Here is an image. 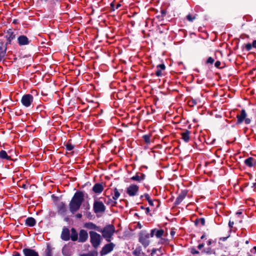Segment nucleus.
I'll return each instance as SVG.
<instances>
[{
  "mask_svg": "<svg viewBox=\"0 0 256 256\" xmlns=\"http://www.w3.org/2000/svg\"><path fill=\"white\" fill-rule=\"evenodd\" d=\"M244 48L246 51H248V52L252 50V44L250 43H248L245 44Z\"/></svg>",
  "mask_w": 256,
  "mask_h": 256,
  "instance_id": "f704fd0d",
  "label": "nucleus"
},
{
  "mask_svg": "<svg viewBox=\"0 0 256 256\" xmlns=\"http://www.w3.org/2000/svg\"><path fill=\"white\" fill-rule=\"evenodd\" d=\"M252 44V47L256 48V40H253Z\"/></svg>",
  "mask_w": 256,
  "mask_h": 256,
  "instance_id": "052dcab7",
  "label": "nucleus"
},
{
  "mask_svg": "<svg viewBox=\"0 0 256 256\" xmlns=\"http://www.w3.org/2000/svg\"><path fill=\"white\" fill-rule=\"evenodd\" d=\"M156 18L160 20H164V18H163V17L162 16H160V14H158L156 16Z\"/></svg>",
  "mask_w": 256,
  "mask_h": 256,
  "instance_id": "bf43d9fd",
  "label": "nucleus"
},
{
  "mask_svg": "<svg viewBox=\"0 0 256 256\" xmlns=\"http://www.w3.org/2000/svg\"><path fill=\"white\" fill-rule=\"evenodd\" d=\"M120 50L118 49V48H116L114 49L113 48V53L114 54H119Z\"/></svg>",
  "mask_w": 256,
  "mask_h": 256,
  "instance_id": "3c124183",
  "label": "nucleus"
},
{
  "mask_svg": "<svg viewBox=\"0 0 256 256\" xmlns=\"http://www.w3.org/2000/svg\"><path fill=\"white\" fill-rule=\"evenodd\" d=\"M102 236L106 238L108 242H110V238L112 236V224H109L105 226L103 230H100Z\"/></svg>",
  "mask_w": 256,
  "mask_h": 256,
  "instance_id": "39448f33",
  "label": "nucleus"
},
{
  "mask_svg": "<svg viewBox=\"0 0 256 256\" xmlns=\"http://www.w3.org/2000/svg\"><path fill=\"white\" fill-rule=\"evenodd\" d=\"M190 132L188 130H184V132L181 133L182 138L186 142H188L190 140Z\"/></svg>",
  "mask_w": 256,
  "mask_h": 256,
  "instance_id": "aec40b11",
  "label": "nucleus"
},
{
  "mask_svg": "<svg viewBox=\"0 0 256 256\" xmlns=\"http://www.w3.org/2000/svg\"><path fill=\"white\" fill-rule=\"evenodd\" d=\"M202 252H204L207 254H215L216 251L212 249L211 248H208L206 249H204Z\"/></svg>",
  "mask_w": 256,
  "mask_h": 256,
  "instance_id": "bb28decb",
  "label": "nucleus"
},
{
  "mask_svg": "<svg viewBox=\"0 0 256 256\" xmlns=\"http://www.w3.org/2000/svg\"><path fill=\"white\" fill-rule=\"evenodd\" d=\"M5 56L6 54H4V52H0V62L2 60V58L4 57Z\"/></svg>",
  "mask_w": 256,
  "mask_h": 256,
  "instance_id": "8fccbe9b",
  "label": "nucleus"
},
{
  "mask_svg": "<svg viewBox=\"0 0 256 256\" xmlns=\"http://www.w3.org/2000/svg\"><path fill=\"white\" fill-rule=\"evenodd\" d=\"M150 137H151L150 134H144L142 136V138L144 140L145 143H146V144H150Z\"/></svg>",
  "mask_w": 256,
  "mask_h": 256,
  "instance_id": "cd10ccee",
  "label": "nucleus"
},
{
  "mask_svg": "<svg viewBox=\"0 0 256 256\" xmlns=\"http://www.w3.org/2000/svg\"><path fill=\"white\" fill-rule=\"evenodd\" d=\"M0 158L2 160H11V157L10 156H8L6 151L4 150H1L0 151Z\"/></svg>",
  "mask_w": 256,
  "mask_h": 256,
  "instance_id": "5701e85b",
  "label": "nucleus"
},
{
  "mask_svg": "<svg viewBox=\"0 0 256 256\" xmlns=\"http://www.w3.org/2000/svg\"><path fill=\"white\" fill-rule=\"evenodd\" d=\"M246 116L247 114L245 110L242 109L240 111V114L236 116L237 122H236V124H240L244 122Z\"/></svg>",
  "mask_w": 256,
  "mask_h": 256,
  "instance_id": "f8f14e48",
  "label": "nucleus"
},
{
  "mask_svg": "<svg viewBox=\"0 0 256 256\" xmlns=\"http://www.w3.org/2000/svg\"><path fill=\"white\" fill-rule=\"evenodd\" d=\"M157 70L156 71V75L157 76H162V70L159 69V68H157Z\"/></svg>",
  "mask_w": 256,
  "mask_h": 256,
  "instance_id": "a19ab883",
  "label": "nucleus"
},
{
  "mask_svg": "<svg viewBox=\"0 0 256 256\" xmlns=\"http://www.w3.org/2000/svg\"><path fill=\"white\" fill-rule=\"evenodd\" d=\"M130 180H132L136 181L138 182H141V180L140 178L138 172H137L135 176L131 177Z\"/></svg>",
  "mask_w": 256,
  "mask_h": 256,
  "instance_id": "7c9ffc66",
  "label": "nucleus"
},
{
  "mask_svg": "<svg viewBox=\"0 0 256 256\" xmlns=\"http://www.w3.org/2000/svg\"><path fill=\"white\" fill-rule=\"evenodd\" d=\"M244 164L252 168L256 164V160L252 157L246 159Z\"/></svg>",
  "mask_w": 256,
  "mask_h": 256,
  "instance_id": "f3484780",
  "label": "nucleus"
},
{
  "mask_svg": "<svg viewBox=\"0 0 256 256\" xmlns=\"http://www.w3.org/2000/svg\"><path fill=\"white\" fill-rule=\"evenodd\" d=\"M84 198L82 192L77 191L74 193L69 204L70 210L72 214H75L80 209L84 200Z\"/></svg>",
  "mask_w": 256,
  "mask_h": 256,
  "instance_id": "f257e3e1",
  "label": "nucleus"
},
{
  "mask_svg": "<svg viewBox=\"0 0 256 256\" xmlns=\"http://www.w3.org/2000/svg\"><path fill=\"white\" fill-rule=\"evenodd\" d=\"M120 6H121V4H116V6H115L114 1L113 0V11L114 10V9H118Z\"/></svg>",
  "mask_w": 256,
  "mask_h": 256,
  "instance_id": "79ce46f5",
  "label": "nucleus"
},
{
  "mask_svg": "<svg viewBox=\"0 0 256 256\" xmlns=\"http://www.w3.org/2000/svg\"><path fill=\"white\" fill-rule=\"evenodd\" d=\"M214 62V58H213L212 57L210 56L209 57L208 60L206 61V64H212Z\"/></svg>",
  "mask_w": 256,
  "mask_h": 256,
  "instance_id": "e433bc0d",
  "label": "nucleus"
},
{
  "mask_svg": "<svg viewBox=\"0 0 256 256\" xmlns=\"http://www.w3.org/2000/svg\"><path fill=\"white\" fill-rule=\"evenodd\" d=\"M200 222L201 224L203 226L205 225V219L204 218H200Z\"/></svg>",
  "mask_w": 256,
  "mask_h": 256,
  "instance_id": "49530a36",
  "label": "nucleus"
},
{
  "mask_svg": "<svg viewBox=\"0 0 256 256\" xmlns=\"http://www.w3.org/2000/svg\"><path fill=\"white\" fill-rule=\"evenodd\" d=\"M200 222V218H196L195 221H194V224L195 225H197L198 224V222Z\"/></svg>",
  "mask_w": 256,
  "mask_h": 256,
  "instance_id": "69168bd1",
  "label": "nucleus"
},
{
  "mask_svg": "<svg viewBox=\"0 0 256 256\" xmlns=\"http://www.w3.org/2000/svg\"><path fill=\"white\" fill-rule=\"evenodd\" d=\"M139 190V186L136 184H130L126 188V194L130 196H136Z\"/></svg>",
  "mask_w": 256,
  "mask_h": 256,
  "instance_id": "423d86ee",
  "label": "nucleus"
},
{
  "mask_svg": "<svg viewBox=\"0 0 256 256\" xmlns=\"http://www.w3.org/2000/svg\"><path fill=\"white\" fill-rule=\"evenodd\" d=\"M139 174L140 175V178L141 180V181L142 180H144L146 178V176L145 174H143V173H140V172H138Z\"/></svg>",
  "mask_w": 256,
  "mask_h": 256,
  "instance_id": "37998d69",
  "label": "nucleus"
},
{
  "mask_svg": "<svg viewBox=\"0 0 256 256\" xmlns=\"http://www.w3.org/2000/svg\"><path fill=\"white\" fill-rule=\"evenodd\" d=\"M3 44H4L3 42H1L0 43V52H4V54H6V50H7V47H6V46H4V48H3Z\"/></svg>",
  "mask_w": 256,
  "mask_h": 256,
  "instance_id": "72a5a7b5",
  "label": "nucleus"
},
{
  "mask_svg": "<svg viewBox=\"0 0 256 256\" xmlns=\"http://www.w3.org/2000/svg\"><path fill=\"white\" fill-rule=\"evenodd\" d=\"M188 194V190H182L181 191L180 193L178 194V196L176 198L174 204L175 206H178L180 204L182 201L185 198L186 195Z\"/></svg>",
  "mask_w": 256,
  "mask_h": 256,
  "instance_id": "6e6552de",
  "label": "nucleus"
},
{
  "mask_svg": "<svg viewBox=\"0 0 256 256\" xmlns=\"http://www.w3.org/2000/svg\"><path fill=\"white\" fill-rule=\"evenodd\" d=\"M33 96L29 94H24L21 99V102L22 104L26 108L30 106L33 102Z\"/></svg>",
  "mask_w": 256,
  "mask_h": 256,
  "instance_id": "20e7f679",
  "label": "nucleus"
},
{
  "mask_svg": "<svg viewBox=\"0 0 256 256\" xmlns=\"http://www.w3.org/2000/svg\"><path fill=\"white\" fill-rule=\"evenodd\" d=\"M204 246V244L203 243L200 244L198 245V248L199 250H201Z\"/></svg>",
  "mask_w": 256,
  "mask_h": 256,
  "instance_id": "4d7b16f0",
  "label": "nucleus"
},
{
  "mask_svg": "<svg viewBox=\"0 0 256 256\" xmlns=\"http://www.w3.org/2000/svg\"><path fill=\"white\" fill-rule=\"evenodd\" d=\"M52 198L54 202H56L58 200V198L54 194L52 195Z\"/></svg>",
  "mask_w": 256,
  "mask_h": 256,
  "instance_id": "09e8293b",
  "label": "nucleus"
},
{
  "mask_svg": "<svg viewBox=\"0 0 256 256\" xmlns=\"http://www.w3.org/2000/svg\"><path fill=\"white\" fill-rule=\"evenodd\" d=\"M112 230H113V234L116 232V234H118V237H120L121 236L120 235V230H115V228L114 227V226H113V229H112Z\"/></svg>",
  "mask_w": 256,
  "mask_h": 256,
  "instance_id": "c03bdc74",
  "label": "nucleus"
},
{
  "mask_svg": "<svg viewBox=\"0 0 256 256\" xmlns=\"http://www.w3.org/2000/svg\"><path fill=\"white\" fill-rule=\"evenodd\" d=\"M88 238V232L84 230H80L79 232V237L78 242H86Z\"/></svg>",
  "mask_w": 256,
  "mask_h": 256,
  "instance_id": "1a4fd4ad",
  "label": "nucleus"
},
{
  "mask_svg": "<svg viewBox=\"0 0 256 256\" xmlns=\"http://www.w3.org/2000/svg\"><path fill=\"white\" fill-rule=\"evenodd\" d=\"M103 190L104 187L102 184L100 183L96 184L92 188V190L96 194L102 192Z\"/></svg>",
  "mask_w": 256,
  "mask_h": 256,
  "instance_id": "a211bd4d",
  "label": "nucleus"
},
{
  "mask_svg": "<svg viewBox=\"0 0 256 256\" xmlns=\"http://www.w3.org/2000/svg\"><path fill=\"white\" fill-rule=\"evenodd\" d=\"M90 242L93 247L94 248H97L100 242V235L97 232L90 231Z\"/></svg>",
  "mask_w": 256,
  "mask_h": 256,
  "instance_id": "7ed1b4c3",
  "label": "nucleus"
},
{
  "mask_svg": "<svg viewBox=\"0 0 256 256\" xmlns=\"http://www.w3.org/2000/svg\"><path fill=\"white\" fill-rule=\"evenodd\" d=\"M12 256H21V255L18 252L14 251V254H12Z\"/></svg>",
  "mask_w": 256,
  "mask_h": 256,
  "instance_id": "5fc2aeb1",
  "label": "nucleus"
},
{
  "mask_svg": "<svg viewBox=\"0 0 256 256\" xmlns=\"http://www.w3.org/2000/svg\"><path fill=\"white\" fill-rule=\"evenodd\" d=\"M66 148L67 150L70 151L72 150L74 148V144H72L70 142H68L65 144Z\"/></svg>",
  "mask_w": 256,
  "mask_h": 256,
  "instance_id": "2f4dec72",
  "label": "nucleus"
},
{
  "mask_svg": "<svg viewBox=\"0 0 256 256\" xmlns=\"http://www.w3.org/2000/svg\"><path fill=\"white\" fill-rule=\"evenodd\" d=\"M6 39H10L12 40L16 38V36L14 32L10 29L6 32Z\"/></svg>",
  "mask_w": 256,
  "mask_h": 256,
  "instance_id": "393cba45",
  "label": "nucleus"
},
{
  "mask_svg": "<svg viewBox=\"0 0 256 256\" xmlns=\"http://www.w3.org/2000/svg\"><path fill=\"white\" fill-rule=\"evenodd\" d=\"M36 224V220L32 217H28L25 220V224L30 227H32Z\"/></svg>",
  "mask_w": 256,
  "mask_h": 256,
  "instance_id": "6ab92c4d",
  "label": "nucleus"
},
{
  "mask_svg": "<svg viewBox=\"0 0 256 256\" xmlns=\"http://www.w3.org/2000/svg\"><path fill=\"white\" fill-rule=\"evenodd\" d=\"M221 64V62L219 60H217L215 64H214V66L216 68H220V66Z\"/></svg>",
  "mask_w": 256,
  "mask_h": 256,
  "instance_id": "de8ad7c7",
  "label": "nucleus"
},
{
  "mask_svg": "<svg viewBox=\"0 0 256 256\" xmlns=\"http://www.w3.org/2000/svg\"><path fill=\"white\" fill-rule=\"evenodd\" d=\"M156 248H153L152 250L151 255L153 256L156 252Z\"/></svg>",
  "mask_w": 256,
  "mask_h": 256,
  "instance_id": "0e129e2a",
  "label": "nucleus"
},
{
  "mask_svg": "<svg viewBox=\"0 0 256 256\" xmlns=\"http://www.w3.org/2000/svg\"><path fill=\"white\" fill-rule=\"evenodd\" d=\"M24 256H40L38 252L30 248H24L22 250Z\"/></svg>",
  "mask_w": 256,
  "mask_h": 256,
  "instance_id": "9d476101",
  "label": "nucleus"
},
{
  "mask_svg": "<svg viewBox=\"0 0 256 256\" xmlns=\"http://www.w3.org/2000/svg\"><path fill=\"white\" fill-rule=\"evenodd\" d=\"M112 250V242H110V244H106L104 246V247L102 248L100 252V254L102 256L106 255L110 252Z\"/></svg>",
  "mask_w": 256,
  "mask_h": 256,
  "instance_id": "dca6fc26",
  "label": "nucleus"
},
{
  "mask_svg": "<svg viewBox=\"0 0 256 256\" xmlns=\"http://www.w3.org/2000/svg\"><path fill=\"white\" fill-rule=\"evenodd\" d=\"M45 252H46L45 256H52V248L50 244L47 245Z\"/></svg>",
  "mask_w": 256,
  "mask_h": 256,
  "instance_id": "a878e982",
  "label": "nucleus"
},
{
  "mask_svg": "<svg viewBox=\"0 0 256 256\" xmlns=\"http://www.w3.org/2000/svg\"><path fill=\"white\" fill-rule=\"evenodd\" d=\"M150 236V234L146 230H142L138 234V241L145 248L150 244V241L148 239Z\"/></svg>",
  "mask_w": 256,
  "mask_h": 256,
  "instance_id": "f03ea898",
  "label": "nucleus"
},
{
  "mask_svg": "<svg viewBox=\"0 0 256 256\" xmlns=\"http://www.w3.org/2000/svg\"><path fill=\"white\" fill-rule=\"evenodd\" d=\"M7 40V42H6L5 44V46H6V47H7V46L8 44H11V42H12V40H10V39H6Z\"/></svg>",
  "mask_w": 256,
  "mask_h": 256,
  "instance_id": "6e6d98bb",
  "label": "nucleus"
},
{
  "mask_svg": "<svg viewBox=\"0 0 256 256\" xmlns=\"http://www.w3.org/2000/svg\"><path fill=\"white\" fill-rule=\"evenodd\" d=\"M169 242V240L167 238H161L160 242V243L162 244H168Z\"/></svg>",
  "mask_w": 256,
  "mask_h": 256,
  "instance_id": "58836bf2",
  "label": "nucleus"
},
{
  "mask_svg": "<svg viewBox=\"0 0 256 256\" xmlns=\"http://www.w3.org/2000/svg\"><path fill=\"white\" fill-rule=\"evenodd\" d=\"M156 68H159L161 70H164L166 69V66L164 64H158L156 66Z\"/></svg>",
  "mask_w": 256,
  "mask_h": 256,
  "instance_id": "4c0bfd02",
  "label": "nucleus"
},
{
  "mask_svg": "<svg viewBox=\"0 0 256 256\" xmlns=\"http://www.w3.org/2000/svg\"><path fill=\"white\" fill-rule=\"evenodd\" d=\"M164 231L163 229L154 228L150 231V237H153L155 236L157 238H162L164 235Z\"/></svg>",
  "mask_w": 256,
  "mask_h": 256,
  "instance_id": "9b49d317",
  "label": "nucleus"
},
{
  "mask_svg": "<svg viewBox=\"0 0 256 256\" xmlns=\"http://www.w3.org/2000/svg\"><path fill=\"white\" fill-rule=\"evenodd\" d=\"M228 238V236H226V237H222V238H220V240L224 242V241H226V240Z\"/></svg>",
  "mask_w": 256,
  "mask_h": 256,
  "instance_id": "13d9d810",
  "label": "nucleus"
},
{
  "mask_svg": "<svg viewBox=\"0 0 256 256\" xmlns=\"http://www.w3.org/2000/svg\"><path fill=\"white\" fill-rule=\"evenodd\" d=\"M70 238L72 241L75 242L78 240V234L76 230L72 228H71V234Z\"/></svg>",
  "mask_w": 256,
  "mask_h": 256,
  "instance_id": "412c9836",
  "label": "nucleus"
},
{
  "mask_svg": "<svg viewBox=\"0 0 256 256\" xmlns=\"http://www.w3.org/2000/svg\"><path fill=\"white\" fill-rule=\"evenodd\" d=\"M18 44L20 46H24L28 44L30 40H28V38L24 35H21L18 38Z\"/></svg>",
  "mask_w": 256,
  "mask_h": 256,
  "instance_id": "2eb2a0df",
  "label": "nucleus"
},
{
  "mask_svg": "<svg viewBox=\"0 0 256 256\" xmlns=\"http://www.w3.org/2000/svg\"><path fill=\"white\" fill-rule=\"evenodd\" d=\"M112 120H113V124L114 122H117L118 124L120 122V120L118 118H115L114 116H113Z\"/></svg>",
  "mask_w": 256,
  "mask_h": 256,
  "instance_id": "603ef678",
  "label": "nucleus"
},
{
  "mask_svg": "<svg viewBox=\"0 0 256 256\" xmlns=\"http://www.w3.org/2000/svg\"><path fill=\"white\" fill-rule=\"evenodd\" d=\"M144 197L148 200V204L150 206H153L154 205L153 200L150 199V198L148 194H147V193L144 194Z\"/></svg>",
  "mask_w": 256,
  "mask_h": 256,
  "instance_id": "c85d7f7f",
  "label": "nucleus"
},
{
  "mask_svg": "<svg viewBox=\"0 0 256 256\" xmlns=\"http://www.w3.org/2000/svg\"><path fill=\"white\" fill-rule=\"evenodd\" d=\"M94 210L96 213L104 212L105 206L102 202L96 201L94 204Z\"/></svg>",
  "mask_w": 256,
  "mask_h": 256,
  "instance_id": "0eeeda50",
  "label": "nucleus"
},
{
  "mask_svg": "<svg viewBox=\"0 0 256 256\" xmlns=\"http://www.w3.org/2000/svg\"><path fill=\"white\" fill-rule=\"evenodd\" d=\"M160 16L163 17V18H164L166 15V14L168 13V12H167L166 10L162 9L160 10Z\"/></svg>",
  "mask_w": 256,
  "mask_h": 256,
  "instance_id": "c9c22d12",
  "label": "nucleus"
},
{
  "mask_svg": "<svg viewBox=\"0 0 256 256\" xmlns=\"http://www.w3.org/2000/svg\"><path fill=\"white\" fill-rule=\"evenodd\" d=\"M196 14H195L194 16H192L191 14H188L186 16V18L188 21L192 22L196 18Z\"/></svg>",
  "mask_w": 256,
  "mask_h": 256,
  "instance_id": "c756f323",
  "label": "nucleus"
},
{
  "mask_svg": "<svg viewBox=\"0 0 256 256\" xmlns=\"http://www.w3.org/2000/svg\"><path fill=\"white\" fill-rule=\"evenodd\" d=\"M58 212L61 214H65L67 212V207L65 203L61 202L57 206Z\"/></svg>",
  "mask_w": 256,
  "mask_h": 256,
  "instance_id": "4468645a",
  "label": "nucleus"
},
{
  "mask_svg": "<svg viewBox=\"0 0 256 256\" xmlns=\"http://www.w3.org/2000/svg\"><path fill=\"white\" fill-rule=\"evenodd\" d=\"M82 256H94L92 254H86L82 255Z\"/></svg>",
  "mask_w": 256,
  "mask_h": 256,
  "instance_id": "338daca9",
  "label": "nucleus"
},
{
  "mask_svg": "<svg viewBox=\"0 0 256 256\" xmlns=\"http://www.w3.org/2000/svg\"><path fill=\"white\" fill-rule=\"evenodd\" d=\"M146 210V214H148V213L150 212V208L148 207H147L145 208Z\"/></svg>",
  "mask_w": 256,
  "mask_h": 256,
  "instance_id": "e2e57ef3",
  "label": "nucleus"
},
{
  "mask_svg": "<svg viewBox=\"0 0 256 256\" xmlns=\"http://www.w3.org/2000/svg\"><path fill=\"white\" fill-rule=\"evenodd\" d=\"M85 226L88 229L95 230L98 231H100V228L92 222L86 223L85 224Z\"/></svg>",
  "mask_w": 256,
  "mask_h": 256,
  "instance_id": "b1692460",
  "label": "nucleus"
},
{
  "mask_svg": "<svg viewBox=\"0 0 256 256\" xmlns=\"http://www.w3.org/2000/svg\"><path fill=\"white\" fill-rule=\"evenodd\" d=\"M48 0H40L42 4H46Z\"/></svg>",
  "mask_w": 256,
  "mask_h": 256,
  "instance_id": "774afa93",
  "label": "nucleus"
},
{
  "mask_svg": "<svg viewBox=\"0 0 256 256\" xmlns=\"http://www.w3.org/2000/svg\"><path fill=\"white\" fill-rule=\"evenodd\" d=\"M190 252L192 254H200V252L197 250L195 248H191V250H190Z\"/></svg>",
  "mask_w": 256,
  "mask_h": 256,
  "instance_id": "ea45409f",
  "label": "nucleus"
},
{
  "mask_svg": "<svg viewBox=\"0 0 256 256\" xmlns=\"http://www.w3.org/2000/svg\"><path fill=\"white\" fill-rule=\"evenodd\" d=\"M60 238L64 241H68L70 239V232L68 228L66 227L63 228Z\"/></svg>",
  "mask_w": 256,
  "mask_h": 256,
  "instance_id": "ddd939ff",
  "label": "nucleus"
},
{
  "mask_svg": "<svg viewBox=\"0 0 256 256\" xmlns=\"http://www.w3.org/2000/svg\"><path fill=\"white\" fill-rule=\"evenodd\" d=\"M132 254L134 256H144V254L142 252V247L138 246L133 251Z\"/></svg>",
  "mask_w": 256,
  "mask_h": 256,
  "instance_id": "4be33fe9",
  "label": "nucleus"
},
{
  "mask_svg": "<svg viewBox=\"0 0 256 256\" xmlns=\"http://www.w3.org/2000/svg\"><path fill=\"white\" fill-rule=\"evenodd\" d=\"M245 124H250L251 122V119L250 118H246L244 120Z\"/></svg>",
  "mask_w": 256,
  "mask_h": 256,
  "instance_id": "a18cd8bd",
  "label": "nucleus"
},
{
  "mask_svg": "<svg viewBox=\"0 0 256 256\" xmlns=\"http://www.w3.org/2000/svg\"><path fill=\"white\" fill-rule=\"evenodd\" d=\"M114 196H113V200H117L120 196V193L118 192L116 188L114 189Z\"/></svg>",
  "mask_w": 256,
  "mask_h": 256,
  "instance_id": "473e14b6",
  "label": "nucleus"
},
{
  "mask_svg": "<svg viewBox=\"0 0 256 256\" xmlns=\"http://www.w3.org/2000/svg\"><path fill=\"white\" fill-rule=\"evenodd\" d=\"M76 218H81L82 217V214H81L78 213L76 214Z\"/></svg>",
  "mask_w": 256,
  "mask_h": 256,
  "instance_id": "680f3d73",
  "label": "nucleus"
},
{
  "mask_svg": "<svg viewBox=\"0 0 256 256\" xmlns=\"http://www.w3.org/2000/svg\"><path fill=\"white\" fill-rule=\"evenodd\" d=\"M234 224V222H232L231 220L229 221L228 226L230 228H232L233 227Z\"/></svg>",
  "mask_w": 256,
  "mask_h": 256,
  "instance_id": "864d4df0",
  "label": "nucleus"
}]
</instances>
